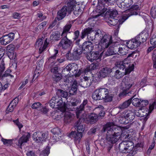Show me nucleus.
Returning <instances> with one entry per match:
<instances>
[{"label": "nucleus", "mask_w": 156, "mask_h": 156, "mask_svg": "<svg viewBox=\"0 0 156 156\" xmlns=\"http://www.w3.org/2000/svg\"><path fill=\"white\" fill-rule=\"evenodd\" d=\"M102 133H106V139L112 143H115L119 140L117 137L121 135L122 130L120 127L115 126L112 122L107 123L104 125L101 130Z\"/></svg>", "instance_id": "nucleus-1"}, {"label": "nucleus", "mask_w": 156, "mask_h": 156, "mask_svg": "<svg viewBox=\"0 0 156 156\" xmlns=\"http://www.w3.org/2000/svg\"><path fill=\"white\" fill-rule=\"evenodd\" d=\"M134 65L126 62L125 60L118 62L116 67L111 69V76L119 79L124 75L129 74L134 69Z\"/></svg>", "instance_id": "nucleus-2"}, {"label": "nucleus", "mask_w": 156, "mask_h": 156, "mask_svg": "<svg viewBox=\"0 0 156 156\" xmlns=\"http://www.w3.org/2000/svg\"><path fill=\"white\" fill-rule=\"evenodd\" d=\"M112 6L109 5L107 7H104V5L97 6V9L95 11L93 12V14H95L92 15L91 17L89 18L87 21L92 20H94L93 19L96 18L100 16H104L105 18L110 17L115 18L118 14V12L116 10H112L111 9V6Z\"/></svg>", "instance_id": "nucleus-3"}, {"label": "nucleus", "mask_w": 156, "mask_h": 156, "mask_svg": "<svg viewBox=\"0 0 156 156\" xmlns=\"http://www.w3.org/2000/svg\"><path fill=\"white\" fill-rule=\"evenodd\" d=\"M72 26L71 21H69L63 28L62 32L61 34V40L58 43V47L61 48L62 49L66 50L68 48H72L73 46V42L71 40L69 39L67 35Z\"/></svg>", "instance_id": "nucleus-4"}, {"label": "nucleus", "mask_w": 156, "mask_h": 156, "mask_svg": "<svg viewBox=\"0 0 156 156\" xmlns=\"http://www.w3.org/2000/svg\"><path fill=\"white\" fill-rule=\"evenodd\" d=\"M149 34L145 31H143L139 34L127 42V47L131 49L136 48L141 43L145 42L148 37Z\"/></svg>", "instance_id": "nucleus-5"}, {"label": "nucleus", "mask_w": 156, "mask_h": 156, "mask_svg": "<svg viewBox=\"0 0 156 156\" xmlns=\"http://www.w3.org/2000/svg\"><path fill=\"white\" fill-rule=\"evenodd\" d=\"M135 83L133 80L129 77H125L122 82L121 89L122 90L119 95L124 96L132 93V91H129V90L133 86Z\"/></svg>", "instance_id": "nucleus-6"}, {"label": "nucleus", "mask_w": 156, "mask_h": 156, "mask_svg": "<svg viewBox=\"0 0 156 156\" xmlns=\"http://www.w3.org/2000/svg\"><path fill=\"white\" fill-rule=\"evenodd\" d=\"M62 98L58 96H55L52 98L49 101L48 104L52 108H55L56 105L59 110L63 112H65V106L66 104L63 102Z\"/></svg>", "instance_id": "nucleus-7"}, {"label": "nucleus", "mask_w": 156, "mask_h": 156, "mask_svg": "<svg viewBox=\"0 0 156 156\" xmlns=\"http://www.w3.org/2000/svg\"><path fill=\"white\" fill-rule=\"evenodd\" d=\"M54 54L50 56L48 59L49 62H50L48 66V68L50 69V71L53 74L59 73L60 68L57 65H55V62L53 60L56 59L57 55L58 53V50L55 49L54 50Z\"/></svg>", "instance_id": "nucleus-8"}, {"label": "nucleus", "mask_w": 156, "mask_h": 156, "mask_svg": "<svg viewBox=\"0 0 156 156\" xmlns=\"http://www.w3.org/2000/svg\"><path fill=\"white\" fill-rule=\"evenodd\" d=\"M82 50L80 47H75L73 50L72 54L69 56V53L66 54V56L67 59L69 60H79L83 52Z\"/></svg>", "instance_id": "nucleus-9"}, {"label": "nucleus", "mask_w": 156, "mask_h": 156, "mask_svg": "<svg viewBox=\"0 0 156 156\" xmlns=\"http://www.w3.org/2000/svg\"><path fill=\"white\" fill-rule=\"evenodd\" d=\"M73 11L72 8H70L67 5L63 6L57 12V20L58 21L62 20L65 17L67 14H70Z\"/></svg>", "instance_id": "nucleus-10"}, {"label": "nucleus", "mask_w": 156, "mask_h": 156, "mask_svg": "<svg viewBox=\"0 0 156 156\" xmlns=\"http://www.w3.org/2000/svg\"><path fill=\"white\" fill-rule=\"evenodd\" d=\"M113 41L111 35L105 34L102 36L100 44L102 49H105L108 48L112 44H113Z\"/></svg>", "instance_id": "nucleus-11"}, {"label": "nucleus", "mask_w": 156, "mask_h": 156, "mask_svg": "<svg viewBox=\"0 0 156 156\" xmlns=\"http://www.w3.org/2000/svg\"><path fill=\"white\" fill-rule=\"evenodd\" d=\"M123 117L122 118V123L127 124L131 122L135 118L134 113L133 110H127L124 111Z\"/></svg>", "instance_id": "nucleus-12"}, {"label": "nucleus", "mask_w": 156, "mask_h": 156, "mask_svg": "<svg viewBox=\"0 0 156 156\" xmlns=\"http://www.w3.org/2000/svg\"><path fill=\"white\" fill-rule=\"evenodd\" d=\"M48 134L47 133L42 132H37L33 134V138L34 140L37 143L44 141L47 138Z\"/></svg>", "instance_id": "nucleus-13"}, {"label": "nucleus", "mask_w": 156, "mask_h": 156, "mask_svg": "<svg viewBox=\"0 0 156 156\" xmlns=\"http://www.w3.org/2000/svg\"><path fill=\"white\" fill-rule=\"evenodd\" d=\"M140 10V8L138 5H134L131 6L128 9V13L126 15V16H123L122 20H123V22L126 20L129 17L131 16L136 15L138 14V11Z\"/></svg>", "instance_id": "nucleus-14"}, {"label": "nucleus", "mask_w": 156, "mask_h": 156, "mask_svg": "<svg viewBox=\"0 0 156 156\" xmlns=\"http://www.w3.org/2000/svg\"><path fill=\"white\" fill-rule=\"evenodd\" d=\"M14 36V33H12L3 36L0 38V42L2 44L6 45L13 40Z\"/></svg>", "instance_id": "nucleus-15"}, {"label": "nucleus", "mask_w": 156, "mask_h": 156, "mask_svg": "<svg viewBox=\"0 0 156 156\" xmlns=\"http://www.w3.org/2000/svg\"><path fill=\"white\" fill-rule=\"evenodd\" d=\"M80 47L84 53L91 52L94 49V45L90 41H85Z\"/></svg>", "instance_id": "nucleus-16"}, {"label": "nucleus", "mask_w": 156, "mask_h": 156, "mask_svg": "<svg viewBox=\"0 0 156 156\" xmlns=\"http://www.w3.org/2000/svg\"><path fill=\"white\" fill-rule=\"evenodd\" d=\"M102 54V52H100L99 51H93L91 53L89 52L87 56V58L88 60L93 62L94 60L101 59Z\"/></svg>", "instance_id": "nucleus-17"}, {"label": "nucleus", "mask_w": 156, "mask_h": 156, "mask_svg": "<svg viewBox=\"0 0 156 156\" xmlns=\"http://www.w3.org/2000/svg\"><path fill=\"white\" fill-rule=\"evenodd\" d=\"M111 68L105 67L101 68L99 71L98 76L99 78H105L111 75Z\"/></svg>", "instance_id": "nucleus-18"}, {"label": "nucleus", "mask_w": 156, "mask_h": 156, "mask_svg": "<svg viewBox=\"0 0 156 156\" xmlns=\"http://www.w3.org/2000/svg\"><path fill=\"white\" fill-rule=\"evenodd\" d=\"M82 136L83 134L77 131H72L69 135V137L74 138V141L78 144L80 143Z\"/></svg>", "instance_id": "nucleus-19"}, {"label": "nucleus", "mask_w": 156, "mask_h": 156, "mask_svg": "<svg viewBox=\"0 0 156 156\" xmlns=\"http://www.w3.org/2000/svg\"><path fill=\"white\" fill-rule=\"evenodd\" d=\"M83 119L80 118L78 120L75 122L74 127L75 129H77V131L83 134L85 129V125L82 122Z\"/></svg>", "instance_id": "nucleus-20"}, {"label": "nucleus", "mask_w": 156, "mask_h": 156, "mask_svg": "<svg viewBox=\"0 0 156 156\" xmlns=\"http://www.w3.org/2000/svg\"><path fill=\"white\" fill-rule=\"evenodd\" d=\"M8 50L7 55L9 58L11 59H16V54L15 53V47L12 44H9L7 46Z\"/></svg>", "instance_id": "nucleus-21"}, {"label": "nucleus", "mask_w": 156, "mask_h": 156, "mask_svg": "<svg viewBox=\"0 0 156 156\" xmlns=\"http://www.w3.org/2000/svg\"><path fill=\"white\" fill-rule=\"evenodd\" d=\"M106 22L109 25L115 26V27L119 28L120 23L119 22V20L113 18H105Z\"/></svg>", "instance_id": "nucleus-22"}, {"label": "nucleus", "mask_w": 156, "mask_h": 156, "mask_svg": "<svg viewBox=\"0 0 156 156\" xmlns=\"http://www.w3.org/2000/svg\"><path fill=\"white\" fill-rule=\"evenodd\" d=\"M99 66L98 63L97 62H93L87 66L84 69V72L85 73H87L88 72H91L92 70L96 69L98 68Z\"/></svg>", "instance_id": "nucleus-23"}, {"label": "nucleus", "mask_w": 156, "mask_h": 156, "mask_svg": "<svg viewBox=\"0 0 156 156\" xmlns=\"http://www.w3.org/2000/svg\"><path fill=\"white\" fill-rule=\"evenodd\" d=\"M136 94H135L129 99L126 101L122 104H120L118 107V108L120 109H124L128 108L130 105L131 103L132 99L135 97Z\"/></svg>", "instance_id": "nucleus-24"}, {"label": "nucleus", "mask_w": 156, "mask_h": 156, "mask_svg": "<svg viewBox=\"0 0 156 156\" xmlns=\"http://www.w3.org/2000/svg\"><path fill=\"white\" fill-rule=\"evenodd\" d=\"M30 136V134L29 133L23 135L18 140V145L21 146L23 143H26L29 140Z\"/></svg>", "instance_id": "nucleus-25"}, {"label": "nucleus", "mask_w": 156, "mask_h": 156, "mask_svg": "<svg viewBox=\"0 0 156 156\" xmlns=\"http://www.w3.org/2000/svg\"><path fill=\"white\" fill-rule=\"evenodd\" d=\"M74 65V66L73 67L72 71L73 74L71 75L72 76H79L83 71L80 69L78 70L79 67L77 64L75 63Z\"/></svg>", "instance_id": "nucleus-26"}, {"label": "nucleus", "mask_w": 156, "mask_h": 156, "mask_svg": "<svg viewBox=\"0 0 156 156\" xmlns=\"http://www.w3.org/2000/svg\"><path fill=\"white\" fill-rule=\"evenodd\" d=\"M77 82L76 80H75L72 83L71 89L69 91V94L71 95L75 94L77 92Z\"/></svg>", "instance_id": "nucleus-27"}, {"label": "nucleus", "mask_w": 156, "mask_h": 156, "mask_svg": "<svg viewBox=\"0 0 156 156\" xmlns=\"http://www.w3.org/2000/svg\"><path fill=\"white\" fill-rule=\"evenodd\" d=\"M115 0H98L99 5H104V7H107L109 5H113Z\"/></svg>", "instance_id": "nucleus-28"}, {"label": "nucleus", "mask_w": 156, "mask_h": 156, "mask_svg": "<svg viewBox=\"0 0 156 156\" xmlns=\"http://www.w3.org/2000/svg\"><path fill=\"white\" fill-rule=\"evenodd\" d=\"M92 83V81L90 77L85 76L83 80L81 81V86L83 87H89Z\"/></svg>", "instance_id": "nucleus-29"}, {"label": "nucleus", "mask_w": 156, "mask_h": 156, "mask_svg": "<svg viewBox=\"0 0 156 156\" xmlns=\"http://www.w3.org/2000/svg\"><path fill=\"white\" fill-rule=\"evenodd\" d=\"M93 32H94V30L92 28L88 27L82 30L81 33V38L82 39H83L87 35V36L88 35H90V34Z\"/></svg>", "instance_id": "nucleus-30"}, {"label": "nucleus", "mask_w": 156, "mask_h": 156, "mask_svg": "<svg viewBox=\"0 0 156 156\" xmlns=\"http://www.w3.org/2000/svg\"><path fill=\"white\" fill-rule=\"evenodd\" d=\"M98 116L97 114L94 113H90L88 116L90 122L91 124L96 122L98 120Z\"/></svg>", "instance_id": "nucleus-31"}, {"label": "nucleus", "mask_w": 156, "mask_h": 156, "mask_svg": "<svg viewBox=\"0 0 156 156\" xmlns=\"http://www.w3.org/2000/svg\"><path fill=\"white\" fill-rule=\"evenodd\" d=\"M97 90L101 100H102L106 94H108V89L105 88H100Z\"/></svg>", "instance_id": "nucleus-32"}, {"label": "nucleus", "mask_w": 156, "mask_h": 156, "mask_svg": "<svg viewBox=\"0 0 156 156\" xmlns=\"http://www.w3.org/2000/svg\"><path fill=\"white\" fill-rule=\"evenodd\" d=\"M64 115V120L66 123H69L73 119L72 114L70 112L66 111L65 112Z\"/></svg>", "instance_id": "nucleus-33"}, {"label": "nucleus", "mask_w": 156, "mask_h": 156, "mask_svg": "<svg viewBox=\"0 0 156 156\" xmlns=\"http://www.w3.org/2000/svg\"><path fill=\"white\" fill-rule=\"evenodd\" d=\"M51 132L55 135V137L58 139H61L62 135L60 129L58 127L55 128L51 130Z\"/></svg>", "instance_id": "nucleus-34"}, {"label": "nucleus", "mask_w": 156, "mask_h": 156, "mask_svg": "<svg viewBox=\"0 0 156 156\" xmlns=\"http://www.w3.org/2000/svg\"><path fill=\"white\" fill-rule=\"evenodd\" d=\"M114 44H112L110 45L112 47V49L114 51L115 54H119L118 53L119 51V48H120V45L119 43L117 41H114L113 42Z\"/></svg>", "instance_id": "nucleus-35"}, {"label": "nucleus", "mask_w": 156, "mask_h": 156, "mask_svg": "<svg viewBox=\"0 0 156 156\" xmlns=\"http://www.w3.org/2000/svg\"><path fill=\"white\" fill-rule=\"evenodd\" d=\"M119 151L122 153H127V147H126V142L123 141L119 145Z\"/></svg>", "instance_id": "nucleus-36"}, {"label": "nucleus", "mask_w": 156, "mask_h": 156, "mask_svg": "<svg viewBox=\"0 0 156 156\" xmlns=\"http://www.w3.org/2000/svg\"><path fill=\"white\" fill-rule=\"evenodd\" d=\"M56 96H58L59 97H62L65 98H67L68 94L67 92L61 89H58L56 92Z\"/></svg>", "instance_id": "nucleus-37"}, {"label": "nucleus", "mask_w": 156, "mask_h": 156, "mask_svg": "<svg viewBox=\"0 0 156 156\" xmlns=\"http://www.w3.org/2000/svg\"><path fill=\"white\" fill-rule=\"evenodd\" d=\"M61 34L58 31H55L52 33L50 36V37L56 41H58L60 39L61 40L62 37Z\"/></svg>", "instance_id": "nucleus-38"}, {"label": "nucleus", "mask_w": 156, "mask_h": 156, "mask_svg": "<svg viewBox=\"0 0 156 156\" xmlns=\"http://www.w3.org/2000/svg\"><path fill=\"white\" fill-rule=\"evenodd\" d=\"M75 108L74 111L76 112L77 118H78L80 117V115L84 111V108L80 105Z\"/></svg>", "instance_id": "nucleus-39"}, {"label": "nucleus", "mask_w": 156, "mask_h": 156, "mask_svg": "<svg viewBox=\"0 0 156 156\" xmlns=\"http://www.w3.org/2000/svg\"><path fill=\"white\" fill-rule=\"evenodd\" d=\"M126 147H127V153H130L133 149L134 147V144L132 141H128L126 142Z\"/></svg>", "instance_id": "nucleus-40"}, {"label": "nucleus", "mask_w": 156, "mask_h": 156, "mask_svg": "<svg viewBox=\"0 0 156 156\" xmlns=\"http://www.w3.org/2000/svg\"><path fill=\"white\" fill-rule=\"evenodd\" d=\"M76 3L75 0H68L67 4V6L70 8H72V9L74 10V8L76 6Z\"/></svg>", "instance_id": "nucleus-41"}, {"label": "nucleus", "mask_w": 156, "mask_h": 156, "mask_svg": "<svg viewBox=\"0 0 156 156\" xmlns=\"http://www.w3.org/2000/svg\"><path fill=\"white\" fill-rule=\"evenodd\" d=\"M135 97L132 99L131 100V103L134 106L137 107H140V99H139L137 98H134Z\"/></svg>", "instance_id": "nucleus-42"}, {"label": "nucleus", "mask_w": 156, "mask_h": 156, "mask_svg": "<svg viewBox=\"0 0 156 156\" xmlns=\"http://www.w3.org/2000/svg\"><path fill=\"white\" fill-rule=\"evenodd\" d=\"M62 76L61 74L59 73L57 74H53L52 75L53 80L56 82H58L60 81L62 79Z\"/></svg>", "instance_id": "nucleus-43"}, {"label": "nucleus", "mask_w": 156, "mask_h": 156, "mask_svg": "<svg viewBox=\"0 0 156 156\" xmlns=\"http://www.w3.org/2000/svg\"><path fill=\"white\" fill-rule=\"evenodd\" d=\"M75 63H71L68 64L66 67L62 70V72L63 73L66 71L69 72L72 70L73 67H74Z\"/></svg>", "instance_id": "nucleus-44"}, {"label": "nucleus", "mask_w": 156, "mask_h": 156, "mask_svg": "<svg viewBox=\"0 0 156 156\" xmlns=\"http://www.w3.org/2000/svg\"><path fill=\"white\" fill-rule=\"evenodd\" d=\"M50 148L49 147L47 146L41 153L40 154V156H48L50 153Z\"/></svg>", "instance_id": "nucleus-45"}, {"label": "nucleus", "mask_w": 156, "mask_h": 156, "mask_svg": "<svg viewBox=\"0 0 156 156\" xmlns=\"http://www.w3.org/2000/svg\"><path fill=\"white\" fill-rule=\"evenodd\" d=\"M112 95L108 93V94H106L102 100L105 102H110L112 100Z\"/></svg>", "instance_id": "nucleus-46"}, {"label": "nucleus", "mask_w": 156, "mask_h": 156, "mask_svg": "<svg viewBox=\"0 0 156 156\" xmlns=\"http://www.w3.org/2000/svg\"><path fill=\"white\" fill-rule=\"evenodd\" d=\"M92 97V98L95 100L96 101L101 100L97 90H96L93 93Z\"/></svg>", "instance_id": "nucleus-47"}, {"label": "nucleus", "mask_w": 156, "mask_h": 156, "mask_svg": "<svg viewBox=\"0 0 156 156\" xmlns=\"http://www.w3.org/2000/svg\"><path fill=\"white\" fill-rule=\"evenodd\" d=\"M154 102L152 104H150L149 107V113H151L154 108H156V97Z\"/></svg>", "instance_id": "nucleus-48"}, {"label": "nucleus", "mask_w": 156, "mask_h": 156, "mask_svg": "<svg viewBox=\"0 0 156 156\" xmlns=\"http://www.w3.org/2000/svg\"><path fill=\"white\" fill-rule=\"evenodd\" d=\"M150 14L152 17L155 19L156 18V6H153L151 10Z\"/></svg>", "instance_id": "nucleus-49"}, {"label": "nucleus", "mask_w": 156, "mask_h": 156, "mask_svg": "<svg viewBox=\"0 0 156 156\" xmlns=\"http://www.w3.org/2000/svg\"><path fill=\"white\" fill-rule=\"evenodd\" d=\"M12 140L9 139L7 140L2 138V141L3 142V144L7 146H10L12 145Z\"/></svg>", "instance_id": "nucleus-50"}, {"label": "nucleus", "mask_w": 156, "mask_h": 156, "mask_svg": "<svg viewBox=\"0 0 156 156\" xmlns=\"http://www.w3.org/2000/svg\"><path fill=\"white\" fill-rule=\"evenodd\" d=\"M133 111L134 113V116H135V115L137 117H142L144 116V115L142 113L143 112L142 111L141 109H139L138 110H133Z\"/></svg>", "instance_id": "nucleus-51"}, {"label": "nucleus", "mask_w": 156, "mask_h": 156, "mask_svg": "<svg viewBox=\"0 0 156 156\" xmlns=\"http://www.w3.org/2000/svg\"><path fill=\"white\" fill-rule=\"evenodd\" d=\"M14 106L15 105H14L12 103H10L6 109V113H7L10 112H12L13 111L14 108L15 107Z\"/></svg>", "instance_id": "nucleus-52"}, {"label": "nucleus", "mask_w": 156, "mask_h": 156, "mask_svg": "<svg viewBox=\"0 0 156 156\" xmlns=\"http://www.w3.org/2000/svg\"><path fill=\"white\" fill-rule=\"evenodd\" d=\"M114 54L115 53L112 49V47L111 46V45H110L109 48L106 52L105 55L107 56H110Z\"/></svg>", "instance_id": "nucleus-53"}, {"label": "nucleus", "mask_w": 156, "mask_h": 156, "mask_svg": "<svg viewBox=\"0 0 156 156\" xmlns=\"http://www.w3.org/2000/svg\"><path fill=\"white\" fill-rule=\"evenodd\" d=\"M95 32L94 33L95 34L94 36L95 38L96 39H98L99 38L101 39V37L102 36V34L101 30H98L97 31L95 30Z\"/></svg>", "instance_id": "nucleus-54"}, {"label": "nucleus", "mask_w": 156, "mask_h": 156, "mask_svg": "<svg viewBox=\"0 0 156 156\" xmlns=\"http://www.w3.org/2000/svg\"><path fill=\"white\" fill-rule=\"evenodd\" d=\"M65 112H66V110L69 111H73L75 110V108L73 107L72 105L71 104H66L65 106Z\"/></svg>", "instance_id": "nucleus-55"}, {"label": "nucleus", "mask_w": 156, "mask_h": 156, "mask_svg": "<svg viewBox=\"0 0 156 156\" xmlns=\"http://www.w3.org/2000/svg\"><path fill=\"white\" fill-rule=\"evenodd\" d=\"M140 107H143L149 104V101L147 100H143L140 99Z\"/></svg>", "instance_id": "nucleus-56"}, {"label": "nucleus", "mask_w": 156, "mask_h": 156, "mask_svg": "<svg viewBox=\"0 0 156 156\" xmlns=\"http://www.w3.org/2000/svg\"><path fill=\"white\" fill-rule=\"evenodd\" d=\"M150 43L151 45L156 46V34L152 36L150 39Z\"/></svg>", "instance_id": "nucleus-57"}, {"label": "nucleus", "mask_w": 156, "mask_h": 156, "mask_svg": "<svg viewBox=\"0 0 156 156\" xmlns=\"http://www.w3.org/2000/svg\"><path fill=\"white\" fill-rule=\"evenodd\" d=\"M98 129V127L96 126H95L89 130V131L88 132L87 134L88 135H91L92 134H95Z\"/></svg>", "instance_id": "nucleus-58"}, {"label": "nucleus", "mask_w": 156, "mask_h": 156, "mask_svg": "<svg viewBox=\"0 0 156 156\" xmlns=\"http://www.w3.org/2000/svg\"><path fill=\"white\" fill-rule=\"evenodd\" d=\"M42 104L40 102H36L34 103L31 106L33 109H37L40 107Z\"/></svg>", "instance_id": "nucleus-59"}, {"label": "nucleus", "mask_w": 156, "mask_h": 156, "mask_svg": "<svg viewBox=\"0 0 156 156\" xmlns=\"http://www.w3.org/2000/svg\"><path fill=\"white\" fill-rule=\"evenodd\" d=\"M27 156H37L34 151H28L26 153Z\"/></svg>", "instance_id": "nucleus-60"}, {"label": "nucleus", "mask_w": 156, "mask_h": 156, "mask_svg": "<svg viewBox=\"0 0 156 156\" xmlns=\"http://www.w3.org/2000/svg\"><path fill=\"white\" fill-rule=\"evenodd\" d=\"M80 32L79 30H76L74 32V37L73 38V40H76L79 38Z\"/></svg>", "instance_id": "nucleus-61"}, {"label": "nucleus", "mask_w": 156, "mask_h": 156, "mask_svg": "<svg viewBox=\"0 0 156 156\" xmlns=\"http://www.w3.org/2000/svg\"><path fill=\"white\" fill-rule=\"evenodd\" d=\"M14 123L18 126L20 130H21V129L23 127V125L18 120V119H17L13 121Z\"/></svg>", "instance_id": "nucleus-62"}, {"label": "nucleus", "mask_w": 156, "mask_h": 156, "mask_svg": "<svg viewBox=\"0 0 156 156\" xmlns=\"http://www.w3.org/2000/svg\"><path fill=\"white\" fill-rule=\"evenodd\" d=\"M12 17L14 19H19L21 17V14L17 12H14L12 15Z\"/></svg>", "instance_id": "nucleus-63"}, {"label": "nucleus", "mask_w": 156, "mask_h": 156, "mask_svg": "<svg viewBox=\"0 0 156 156\" xmlns=\"http://www.w3.org/2000/svg\"><path fill=\"white\" fill-rule=\"evenodd\" d=\"M147 80L146 78L142 79L141 81L140 84L142 87H143L147 85Z\"/></svg>", "instance_id": "nucleus-64"}]
</instances>
